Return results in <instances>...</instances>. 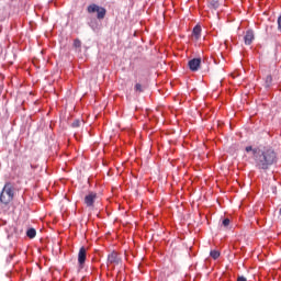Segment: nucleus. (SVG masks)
Masks as SVG:
<instances>
[{
	"label": "nucleus",
	"mask_w": 281,
	"mask_h": 281,
	"mask_svg": "<svg viewBox=\"0 0 281 281\" xmlns=\"http://www.w3.org/2000/svg\"><path fill=\"white\" fill-rule=\"evenodd\" d=\"M210 256H211V258H213V260H218V258H221V251H218V250H211L210 251Z\"/></svg>",
	"instance_id": "9b49d317"
},
{
	"label": "nucleus",
	"mask_w": 281,
	"mask_h": 281,
	"mask_svg": "<svg viewBox=\"0 0 281 281\" xmlns=\"http://www.w3.org/2000/svg\"><path fill=\"white\" fill-rule=\"evenodd\" d=\"M87 10H88L89 14H93L94 12H97V18L99 20H102V19H104V16H106V9L99 7L95 3L88 5Z\"/></svg>",
	"instance_id": "7ed1b4c3"
},
{
	"label": "nucleus",
	"mask_w": 281,
	"mask_h": 281,
	"mask_svg": "<svg viewBox=\"0 0 281 281\" xmlns=\"http://www.w3.org/2000/svg\"><path fill=\"white\" fill-rule=\"evenodd\" d=\"M134 91H136V93H144V88L142 87V83H136L134 87Z\"/></svg>",
	"instance_id": "4468645a"
},
{
	"label": "nucleus",
	"mask_w": 281,
	"mask_h": 281,
	"mask_svg": "<svg viewBox=\"0 0 281 281\" xmlns=\"http://www.w3.org/2000/svg\"><path fill=\"white\" fill-rule=\"evenodd\" d=\"M237 281H247V278H245V277H238V278H237Z\"/></svg>",
	"instance_id": "aec40b11"
},
{
	"label": "nucleus",
	"mask_w": 281,
	"mask_h": 281,
	"mask_svg": "<svg viewBox=\"0 0 281 281\" xmlns=\"http://www.w3.org/2000/svg\"><path fill=\"white\" fill-rule=\"evenodd\" d=\"M26 236H27V238H36V229H34V228L27 229Z\"/></svg>",
	"instance_id": "f8f14e48"
},
{
	"label": "nucleus",
	"mask_w": 281,
	"mask_h": 281,
	"mask_svg": "<svg viewBox=\"0 0 281 281\" xmlns=\"http://www.w3.org/2000/svg\"><path fill=\"white\" fill-rule=\"evenodd\" d=\"M108 262L110 265H120V262H122V259L120 258V255H117L116 251H112L109 256H108Z\"/></svg>",
	"instance_id": "423d86ee"
},
{
	"label": "nucleus",
	"mask_w": 281,
	"mask_h": 281,
	"mask_svg": "<svg viewBox=\"0 0 281 281\" xmlns=\"http://www.w3.org/2000/svg\"><path fill=\"white\" fill-rule=\"evenodd\" d=\"M12 201H14V184L12 182H5L0 193V203L4 207H8Z\"/></svg>",
	"instance_id": "f03ea898"
},
{
	"label": "nucleus",
	"mask_w": 281,
	"mask_h": 281,
	"mask_svg": "<svg viewBox=\"0 0 281 281\" xmlns=\"http://www.w3.org/2000/svg\"><path fill=\"white\" fill-rule=\"evenodd\" d=\"M90 27H92V30H95V26H93V24H90Z\"/></svg>",
	"instance_id": "412c9836"
},
{
	"label": "nucleus",
	"mask_w": 281,
	"mask_h": 281,
	"mask_svg": "<svg viewBox=\"0 0 281 281\" xmlns=\"http://www.w3.org/2000/svg\"><path fill=\"white\" fill-rule=\"evenodd\" d=\"M74 47H76V49H80V47H82V42H80V40H75Z\"/></svg>",
	"instance_id": "dca6fc26"
},
{
	"label": "nucleus",
	"mask_w": 281,
	"mask_h": 281,
	"mask_svg": "<svg viewBox=\"0 0 281 281\" xmlns=\"http://www.w3.org/2000/svg\"><path fill=\"white\" fill-rule=\"evenodd\" d=\"M263 75L266 76L263 78V87L266 89H271V86L273 85V77L269 74H267V70H262Z\"/></svg>",
	"instance_id": "6e6552de"
},
{
	"label": "nucleus",
	"mask_w": 281,
	"mask_h": 281,
	"mask_svg": "<svg viewBox=\"0 0 281 281\" xmlns=\"http://www.w3.org/2000/svg\"><path fill=\"white\" fill-rule=\"evenodd\" d=\"M229 223H231V221H229V218H224L223 221H222V227H225V229H229Z\"/></svg>",
	"instance_id": "2eb2a0df"
},
{
	"label": "nucleus",
	"mask_w": 281,
	"mask_h": 281,
	"mask_svg": "<svg viewBox=\"0 0 281 281\" xmlns=\"http://www.w3.org/2000/svg\"><path fill=\"white\" fill-rule=\"evenodd\" d=\"M278 30L281 32V15L278 18Z\"/></svg>",
	"instance_id": "a211bd4d"
},
{
	"label": "nucleus",
	"mask_w": 281,
	"mask_h": 281,
	"mask_svg": "<svg viewBox=\"0 0 281 281\" xmlns=\"http://www.w3.org/2000/svg\"><path fill=\"white\" fill-rule=\"evenodd\" d=\"M85 262H87V248H85V246H82L78 252V263H79L80 269L85 268Z\"/></svg>",
	"instance_id": "39448f33"
},
{
	"label": "nucleus",
	"mask_w": 281,
	"mask_h": 281,
	"mask_svg": "<svg viewBox=\"0 0 281 281\" xmlns=\"http://www.w3.org/2000/svg\"><path fill=\"white\" fill-rule=\"evenodd\" d=\"M188 65L191 71H199V68L201 67V58H193L189 60Z\"/></svg>",
	"instance_id": "0eeeda50"
},
{
	"label": "nucleus",
	"mask_w": 281,
	"mask_h": 281,
	"mask_svg": "<svg viewBox=\"0 0 281 281\" xmlns=\"http://www.w3.org/2000/svg\"><path fill=\"white\" fill-rule=\"evenodd\" d=\"M271 190H272L273 194H278V188L272 187Z\"/></svg>",
	"instance_id": "6ab92c4d"
},
{
	"label": "nucleus",
	"mask_w": 281,
	"mask_h": 281,
	"mask_svg": "<svg viewBox=\"0 0 281 281\" xmlns=\"http://www.w3.org/2000/svg\"><path fill=\"white\" fill-rule=\"evenodd\" d=\"M246 153H252L255 167L258 170H269L270 166L278 164V151L271 146L246 147Z\"/></svg>",
	"instance_id": "f257e3e1"
},
{
	"label": "nucleus",
	"mask_w": 281,
	"mask_h": 281,
	"mask_svg": "<svg viewBox=\"0 0 281 281\" xmlns=\"http://www.w3.org/2000/svg\"><path fill=\"white\" fill-rule=\"evenodd\" d=\"M254 31L249 30L246 32L245 36H244V42L245 45H251V43H254Z\"/></svg>",
	"instance_id": "1a4fd4ad"
},
{
	"label": "nucleus",
	"mask_w": 281,
	"mask_h": 281,
	"mask_svg": "<svg viewBox=\"0 0 281 281\" xmlns=\"http://www.w3.org/2000/svg\"><path fill=\"white\" fill-rule=\"evenodd\" d=\"M98 199V193L95 192H89L85 199H83V203L85 205H87L88 207H90L91 210H93L94 207V203L95 200Z\"/></svg>",
	"instance_id": "20e7f679"
},
{
	"label": "nucleus",
	"mask_w": 281,
	"mask_h": 281,
	"mask_svg": "<svg viewBox=\"0 0 281 281\" xmlns=\"http://www.w3.org/2000/svg\"><path fill=\"white\" fill-rule=\"evenodd\" d=\"M221 4L218 3V1H216V0H212L211 2H210V8H212L213 10H218V7H220Z\"/></svg>",
	"instance_id": "ddd939ff"
},
{
	"label": "nucleus",
	"mask_w": 281,
	"mask_h": 281,
	"mask_svg": "<svg viewBox=\"0 0 281 281\" xmlns=\"http://www.w3.org/2000/svg\"><path fill=\"white\" fill-rule=\"evenodd\" d=\"M80 126V121L72 122V128H78Z\"/></svg>",
	"instance_id": "f3484780"
},
{
	"label": "nucleus",
	"mask_w": 281,
	"mask_h": 281,
	"mask_svg": "<svg viewBox=\"0 0 281 281\" xmlns=\"http://www.w3.org/2000/svg\"><path fill=\"white\" fill-rule=\"evenodd\" d=\"M192 36L195 41H199V38H201V25H195L193 27Z\"/></svg>",
	"instance_id": "9d476101"
}]
</instances>
